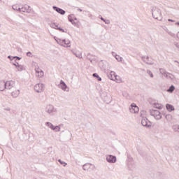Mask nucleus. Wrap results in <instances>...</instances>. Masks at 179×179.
Wrapping results in <instances>:
<instances>
[{
	"label": "nucleus",
	"instance_id": "7ed1b4c3",
	"mask_svg": "<svg viewBox=\"0 0 179 179\" xmlns=\"http://www.w3.org/2000/svg\"><path fill=\"white\" fill-rule=\"evenodd\" d=\"M55 40L57 41V43L59 44V45H62V47H71V41L69 40L61 39L55 37Z\"/></svg>",
	"mask_w": 179,
	"mask_h": 179
},
{
	"label": "nucleus",
	"instance_id": "9d476101",
	"mask_svg": "<svg viewBox=\"0 0 179 179\" xmlns=\"http://www.w3.org/2000/svg\"><path fill=\"white\" fill-rule=\"evenodd\" d=\"M129 111L131 114H136L139 113V108L135 103H132L129 107Z\"/></svg>",
	"mask_w": 179,
	"mask_h": 179
},
{
	"label": "nucleus",
	"instance_id": "864d4df0",
	"mask_svg": "<svg viewBox=\"0 0 179 179\" xmlns=\"http://www.w3.org/2000/svg\"><path fill=\"white\" fill-rule=\"evenodd\" d=\"M73 20H78V18L73 17Z\"/></svg>",
	"mask_w": 179,
	"mask_h": 179
},
{
	"label": "nucleus",
	"instance_id": "1a4fd4ad",
	"mask_svg": "<svg viewBox=\"0 0 179 179\" xmlns=\"http://www.w3.org/2000/svg\"><path fill=\"white\" fill-rule=\"evenodd\" d=\"M142 61H143V62H145V64H148V65H154L155 64V62L153 61V59H152V58L149 57V56H143L141 57Z\"/></svg>",
	"mask_w": 179,
	"mask_h": 179
},
{
	"label": "nucleus",
	"instance_id": "6e6552de",
	"mask_svg": "<svg viewBox=\"0 0 179 179\" xmlns=\"http://www.w3.org/2000/svg\"><path fill=\"white\" fill-rule=\"evenodd\" d=\"M106 162L108 163L114 164L117 162V157L111 155H106Z\"/></svg>",
	"mask_w": 179,
	"mask_h": 179
},
{
	"label": "nucleus",
	"instance_id": "f8f14e48",
	"mask_svg": "<svg viewBox=\"0 0 179 179\" xmlns=\"http://www.w3.org/2000/svg\"><path fill=\"white\" fill-rule=\"evenodd\" d=\"M141 124L143 127H145L146 128H150V127H152L150 122L147 119V117H144L141 120Z\"/></svg>",
	"mask_w": 179,
	"mask_h": 179
},
{
	"label": "nucleus",
	"instance_id": "a878e982",
	"mask_svg": "<svg viewBox=\"0 0 179 179\" xmlns=\"http://www.w3.org/2000/svg\"><path fill=\"white\" fill-rule=\"evenodd\" d=\"M18 72H22V71H24V66L22 64H20L18 66H17V69H16Z\"/></svg>",
	"mask_w": 179,
	"mask_h": 179
},
{
	"label": "nucleus",
	"instance_id": "2eb2a0df",
	"mask_svg": "<svg viewBox=\"0 0 179 179\" xmlns=\"http://www.w3.org/2000/svg\"><path fill=\"white\" fill-rule=\"evenodd\" d=\"M20 12H24L26 13H31V8L30 6H25L21 8H20Z\"/></svg>",
	"mask_w": 179,
	"mask_h": 179
},
{
	"label": "nucleus",
	"instance_id": "f704fd0d",
	"mask_svg": "<svg viewBox=\"0 0 179 179\" xmlns=\"http://www.w3.org/2000/svg\"><path fill=\"white\" fill-rule=\"evenodd\" d=\"M122 96L127 99H129V94H128V92H124L122 93Z\"/></svg>",
	"mask_w": 179,
	"mask_h": 179
},
{
	"label": "nucleus",
	"instance_id": "a18cd8bd",
	"mask_svg": "<svg viewBox=\"0 0 179 179\" xmlns=\"http://www.w3.org/2000/svg\"><path fill=\"white\" fill-rule=\"evenodd\" d=\"M112 55H113V57H115V55H117L116 52H112Z\"/></svg>",
	"mask_w": 179,
	"mask_h": 179
},
{
	"label": "nucleus",
	"instance_id": "e433bc0d",
	"mask_svg": "<svg viewBox=\"0 0 179 179\" xmlns=\"http://www.w3.org/2000/svg\"><path fill=\"white\" fill-rule=\"evenodd\" d=\"M13 9L14 10H19V12H20V8L17 7L16 5L13 6Z\"/></svg>",
	"mask_w": 179,
	"mask_h": 179
},
{
	"label": "nucleus",
	"instance_id": "c03bdc74",
	"mask_svg": "<svg viewBox=\"0 0 179 179\" xmlns=\"http://www.w3.org/2000/svg\"><path fill=\"white\" fill-rule=\"evenodd\" d=\"M104 22L106 23V24H110V21L108 20H105Z\"/></svg>",
	"mask_w": 179,
	"mask_h": 179
},
{
	"label": "nucleus",
	"instance_id": "37998d69",
	"mask_svg": "<svg viewBox=\"0 0 179 179\" xmlns=\"http://www.w3.org/2000/svg\"><path fill=\"white\" fill-rule=\"evenodd\" d=\"M13 65H14V66H15V68H17L20 64H19V63L15 62V63H13Z\"/></svg>",
	"mask_w": 179,
	"mask_h": 179
},
{
	"label": "nucleus",
	"instance_id": "58836bf2",
	"mask_svg": "<svg viewBox=\"0 0 179 179\" xmlns=\"http://www.w3.org/2000/svg\"><path fill=\"white\" fill-rule=\"evenodd\" d=\"M71 23L72 24H73V26H76V27H79V24H78V22H75L74 20H73Z\"/></svg>",
	"mask_w": 179,
	"mask_h": 179
},
{
	"label": "nucleus",
	"instance_id": "6e6d98bb",
	"mask_svg": "<svg viewBox=\"0 0 179 179\" xmlns=\"http://www.w3.org/2000/svg\"><path fill=\"white\" fill-rule=\"evenodd\" d=\"M90 62H92V61L91 60Z\"/></svg>",
	"mask_w": 179,
	"mask_h": 179
},
{
	"label": "nucleus",
	"instance_id": "20e7f679",
	"mask_svg": "<svg viewBox=\"0 0 179 179\" xmlns=\"http://www.w3.org/2000/svg\"><path fill=\"white\" fill-rule=\"evenodd\" d=\"M150 114L151 117H153L155 118V120H162V113H160V110H150Z\"/></svg>",
	"mask_w": 179,
	"mask_h": 179
},
{
	"label": "nucleus",
	"instance_id": "c85d7f7f",
	"mask_svg": "<svg viewBox=\"0 0 179 179\" xmlns=\"http://www.w3.org/2000/svg\"><path fill=\"white\" fill-rule=\"evenodd\" d=\"M140 116L141 117V118H146V112L145 110H141L140 112Z\"/></svg>",
	"mask_w": 179,
	"mask_h": 179
},
{
	"label": "nucleus",
	"instance_id": "473e14b6",
	"mask_svg": "<svg viewBox=\"0 0 179 179\" xmlns=\"http://www.w3.org/2000/svg\"><path fill=\"white\" fill-rule=\"evenodd\" d=\"M115 59H117V61L118 62H121V61H122V57H121L120 55H115Z\"/></svg>",
	"mask_w": 179,
	"mask_h": 179
},
{
	"label": "nucleus",
	"instance_id": "09e8293b",
	"mask_svg": "<svg viewBox=\"0 0 179 179\" xmlns=\"http://www.w3.org/2000/svg\"><path fill=\"white\" fill-rule=\"evenodd\" d=\"M168 22H176L175 20H171V19H169L168 20Z\"/></svg>",
	"mask_w": 179,
	"mask_h": 179
},
{
	"label": "nucleus",
	"instance_id": "6ab92c4d",
	"mask_svg": "<svg viewBox=\"0 0 179 179\" xmlns=\"http://www.w3.org/2000/svg\"><path fill=\"white\" fill-rule=\"evenodd\" d=\"M6 89V83L5 81H0V91L3 92V90Z\"/></svg>",
	"mask_w": 179,
	"mask_h": 179
},
{
	"label": "nucleus",
	"instance_id": "7c9ffc66",
	"mask_svg": "<svg viewBox=\"0 0 179 179\" xmlns=\"http://www.w3.org/2000/svg\"><path fill=\"white\" fill-rule=\"evenodd\" d=\"M53 131H55V132H61V127L59 126L54 127Z\"/></svg>",
	"mask_w": 179,
	"mask_h": 179
},
{
	"label": "nucleus",
	"instance_id": "ddd939ff",
	"mask_svg": "<svg viewBox=\"0 0 179 179\" xmlns=\"http://www.w3.org/2000/svg\"><path fill=\"white\" fill-rule=\"evenodd\" d=\"M35 71L36 76H37V78H43V76H44V71H43L40 67H36Z\"/></svg>",
	"mask_w": 179,
	"mask_h": 179
},
{
	"label": "nucleus",
	"instance_id": "a211bd4d",
	"mask_svg": "<svg viewBox=\"0 0 179 179\" xmlns=\"http://www.w3.org/2000/svg\"><path fill=\"white\" fill-rule=\"evenodd\" d=\"M164 30L166 33H168V34H169V36H171V37H176V34H174L173 31L169 29L167 27H165V28L164 29Z\"/></svg>",
	"mask_w": 179,
	"mask_h": 179
},
{
	"label": "nucleus",
	"instance_id": "8fccbe9b",
	"mask_svg": "<svg viewBox=\"0 0 179 179\" xmlns=\"http://www.w3.org/2000/svg\"><path fill=\"white\" fill-rule=\"evenodd\" d=\"M101 20H102L103 22H106V20L103 18V17H101Z\"/></svg>",
	"mask_w": 179,
	"mask_h": 179
},
{
	"label": "nucleus",
	"instance_id": "412c9836",
	"mask_svg": "<svg viewBox=\"0 0 179 179\" xmlns=\"http://www.w3.org/2000/svg\"><path fill=\"white\" fill-rule=\"evenodd\" d=\"M166 108L168 111H169V113H171V111H174L175 110L174 106L169 103L166 105Z\"/></svg>",
	"mask_w": 179,
	"mask_h": 179
},
{
	"label": "nucleus",
	"instance_id": "bb28decb",
	"mask_svg": "<svg viewBox=\"0 0 179 179\" xmlns=\"http://www.w3.org/2000/svg\"><path fill=\"white\" fill-rule=\"evenodd\" d=\"M172 129L174 131V132H179V125L175 124L172 127Z\"/></svg>",
	"mask_w": 179,
	"mask_h": 179
},
{
	"label": "nucleus",
	"instance_id": "49530a36",
	"mask_svg": "<svg viewBox=\"0 0 179 179\" xmlns=\"http://www.w3.org/2000/svg\"><path fill=\"white\" fill-rule=\"evenodd\" d=\"M15 58H16V59H18V60H20V59H21V58L19 57H17V56H15V57H13V59H15Z\"/></svg>",
	"mask_w": 179,
	"mask_h": 179
},
{
	"label": "nucleus",
	"instance_id": "393cba45",
	"mask_svg": "<svg viewBox=\"0 0 179 179\" xmlns=\"http://www.w3.org/2000/svg\"><path fill=\"white\" fill-rule=\"evenodd\" d=\"M46 127H48V128H50V129H52V131H53L54 129V124H52V123L50 122H47L45 123Z\"/></svg>",
	"mask_w": 179,
	"mask_h": 179
},
{
	"label": "nucleus",
	"instance_id": "f257e3e1",
	"mask_svg": "<svg viewBox=\"0 0 179 179\" xmlns=\"http://www.w3.org/2000/svg\"><path fill=\"white\" fill-rule=\"evenodd\" d=\"M152 15L154 19L157 20H163V15L162 14V10L157 7H153L152 9Z\"/></svg>",
	"mask_w": 179,
	"mask_h": 179
},
{
	"label": "nucleus",
	"instance_id": "5fc2aeb1",
	"mask_svg": "<svg viewBox=\"0 0 179 179\" xmlns=\"http://www.w3.org/2000/svg\"><path fill=\"white\" fill-rule=\"evenodd\" d=\"M90 16H92V14H90Z\"/></svg>",
	"mask_w": 179,
	"mask_h": 179
},
{
	"label": "nucleus",
	"instance_id": "b1692460",
	"mask_svg": "<svg viewBox=\"0 0 179 179\" xmlns=\"http://www.w3.org/2000/svg\"><path fill=\"white\" fill-rule=\"evenodd\" d=\"M152 107H154V108H158V110H162V104L159 103H153Z\"/></svg>",
	"mask_w": 179,
	"mask_h": 179
},
{
	"label": "nucleus",
	"instance_id": "c756f323",
	"mask_svg": "<svg viewBox=\"0 0 179 179\" xmlns=\"http://www.w3.org/2000/svg\"><path fill=\"white\" fill-rule=\"evenodd\" d=\"M50 27H52V29H56V30H58V29L59 28V27L55 23L50 24Z\"/></svg>",
	"mask_w": 179,
	"mask_h": 179
},
{
	"label": "nucleus",
	"instance_id": "c9c22d12",
	"mask_svg": "<svg viewBox=\"0 0 179 179\" xmlns=\"http://www.w3.org/2000/svg\"><path fill=\"white\" fill-rule=\"evenodd\" d=\"M147 73L150 76L151 78H154L153 73L150 70H147Z\"/></svg>",
	"mask_w": 179,
	"mask_h": 179
},
{
	"label": "nucleus",
	"instance_id": "dca6fc26",
	"mask_svg": "<svg viewBox=\"0 0 179 179\" xmlns=\"http://www.w3.org/2000/svg\"><path fill=\"white\" fill-rule=\"evenodd\" d=\"M53 9L60 15H65V10H64L62 8H58L57 6H53Z\"/></svg>",
	"mask_w": 179,
	"mask_h": 179
},
{
	"label": "nucleus",
	"instance_id": "4be33fe9",
	"mask_svg": "<svg viewBox=\"0 0 179 179\" xmlns=\"http://www.w3.org/2000/svg\"><path fill=\"white\" fill-rule=\"evenodd\" d=\"M115 72L110 71V73L108 74V78L110 79V80H114V79L115 78Z\"/></svg>",
	"mask_w": 179,
	"mask_h": 179
},
{
	"label": "nucleus",
	"instance_id": "39448f33",
	"mask_svg": "<svg viewBox=\"0 0 179 179\" xmlns=\"http://www.w3.org/2000/svg\"><path fill=\"white\" fill-rule=\"evenodd\" d=\"M45 111L49 115H53L54 113H57V109L54 107V106L48 104L45 108Z\"/></svg>",
	"mask_w": 179,
	"mask_h": 179
},
{
	"label": "nucleus",
	"instance_id": "0eeeda50",
	"mask_svg": "<svg viewBox=\"0 0 179 179\" xmlns=\"http://www.w3.org/2000/svg\"><path fill=\"white\" fill-rule=\"evenodd\" d=\"M34 90L36 93H43L44 92V84L43 83H38L36 84L34 86Z\"/></svg>",
	"mask_w": 179,
	"mask_h": 179
},
{
	"label": "nucleus",
	"instance_id": "4c0bfd02",
	"mask_svg": "<svg viewBox=\"0 0 179 179\" xmlns=\"http://www.w3.org/2000/svg\"><path fill=\"white\" fill-rule=\"evenodd\" d=\"M69 22H71V23L74 20L73 15H69L68 17Z\"/></svg>",
	"mask_w": 179,
	"mask_h": 179
},
{
	"label": "nucleus",
	"instance_id": "de8ad7c7",
	"mask_svg": "<svg viewBox=\"0 0 179 179\" xmlns=\"http://www.w3.org/2000/svg\"><path fill=\"white\" fill-rule=\"evenodd\" d=\"M8 58L9 59H10V61H13V57H10V56H8Z\"/></svg>",
	"mask_w": 179,
	"mask_h": 179
},
{
	"label": "nucleus",
	"instance_id": "72a5a7b5",
	"mask_svg": "<svg viewBox=\"0 0 179 179\" xmlns=\"http://www.w3.org/2000/svg\"><path fill=\"white\" fill-rule=\"evenodd\" d=\"M92 76H94V78H96V79H98V80L101 81V78H100L99 74H97L96 73H94L92 75Z\"/></svg>",
	"mask_w": 179,
	"mask_h": 179
},
{
	"label": "nucleus",
	"instance_id": "423d86ee",
	"mask_svg": "<svg viewBox=\"0 0 179 179\" xmlns=\"http://www.w3.org/2000/svg\"><path fill=\"white\" fill-rule=\"evenodd\" d=\"M94 169H96V166H94V164H92L90 163L85 164L83 166V170H84V171H93Z\"/></svg>",
	"mask_w": 179,
	"mask_h": 179
},
{
	"label": "nucleus",
	"instance_id": "603ef678",
	"mask_svg": "<svg viewBox=\"0 0 179 179\" xmlns=\"http://www.w3.org/2000/svg\"><path fill=\"white\" fill-rule=\"evenodd\" d=\"M78 10H79V12H82V8H78Z\"/></svg>",
	"mask_w": 179,
	"mask_h": 179
},
{
	"label": "nucleus",
	"instance_id": "f03ea898",
	"mask_svg": "<svg viewBox=\"0 0 179 179\" xmlns=\"http://www.w3.org/2000/svg\"><path fill=\"white\" fill-rule=\"evenodd\" d=\"M159 73L166 78V79H169V80H176V76L167 72V71H166L164 69H159Z\"/></svg>",
	"mask_w": 179,
	"mask_h": 179
},
{
	"label": "nucleus",
	"instance_id": "79ce46f5",
	"mask_svg": "<svg viewBox=\"0 0 179 179\" xmlns=\"http://www.w3.org/2000/svg\"><path fill=\"white\" fill-rule=\"evenodd\" d=\"M174 45L179 50V43L178 42H174Z\"/></svg>",
	"mask_w": 179,
	"mask_h": 179
},
{
	"label": "nucleus",
	"instance_id": "a19ab883",
	"mask_svg": "<svg viewBox=\"0 0 179 179\" xmlns=\"http://www.w3.org/2000/svg\"><path fill=\"white\" fill-rule=\"evenodd\" d=\"M27 57H33V53H31V52H27Z\"/></svg>",
	"mask_w": 179,
	"mask_h": 179
},
{
	"label": "nucleus",
	"instance_id": "cd10ccee",
	"mask_svg": "<svg viewBox=\"0 0 179 179\" xmlns=\"http://www.w3.org/2000/svg\"><path fill=\"white\" fill-rule=\"evenodd\" d=\"M174 90H176V87H174V85H171L169 89L167 90V92L169 93H173V92H174Z\"/></svg>",
	"mask_w": 179,
	"mask_h": 179
},
{
	"label": "nucleus",
	"instance_id": "2f4dec72",
	"mask_svg": "<svg viewBox=\"0 0 179 179\" xmlns=\"http://www.w3.org/2000/svg\"><path fill=\"white\" fill-rule=\"evenodd\" d=\"M58 162H59V163H60V164H62V166H64V167H66V166L68 164L66 162H65L61 159H59Z\"/></svg>",
	"mask_w": 179,
	"mask_h": 179
},
{
	"label": "nucleus",
	"instance_id": "4468645a",
	"mask_svg": "<svg viewBox=\"0 0 179 179\" xmlns=\"http://www.w3.org/2000/svg\"><path fill=\"white\" fill-rule=\"evenodd\" d=\"M13 87H15V81L9 80L6 82V89L10 90V89H13Z\"/></svg>",
	"mask_w": 179,
	"mask_h": 179
},
{
	"label": "nucleus",
	"instance_id": "ea45409f",
	"mask_svg": "<svg viewBox=\"0 0 179 179\" xmlns=\"http://www.w3.org/2000/svg\"><path fill=\"white\" fill-rule=\"evenodd\" d=\"M57 30H59V31H62V33H66V31H65V29L61 28V27H59V28H57Z\"/></svg>",
	"mask_w": 179,
	"mask_h": 179
},
{
	"label": "nucleus",
	"instance_id": "aec40b11",
	"mask_svg": "<svg viewBox=\"0 0 179 179\" xmlns=\"http://www.w3.org/2000/svg\"><path fill=\"white\" fill-rule=\"evenodd\" d=\"M115 82H116V83H122V78L120 76H117V74H115V79L113 80Z\"/></svg>",
	"mask_w": 179,
	"mask_h": 179
},
{
	"label": "nucleus",
	"instance_id": "9b49d317",
	"mask_svg": "<svg viewBox=\"0 0 179 179\" xmlns=\"http://www.w3.org/2000/svg\"><path fill=\"white\" fill-rule=\"evenodd\" d=\"M59 87L62 89V90H63L64 92H69V87H68V85H66L65 82H64V80H62L60 81V83L59 84Z\"/></svg>",
	"mask_w": 179,
	"mask_h": 179
},
{
	"label": "nucleus",
	"instance_id": "4d7b16f0",
	"mask_svg": "<svg viewBox=\"0 0 179 179\" xmlns=\"http://www.w3.org/2000/svg\"><path fill=\"white\" fill-rule=\"evenodd\" d=\"M0 27H1V24H0Z\"/></svg>",
	"mask_w": 179,
	"mask_h": 179
},
{
	"label": "nucleus",
	"instance_id": "5701e85b",
	"mask_svg": "<svg viewBox=\"0 0 179 179\" xmlns=\"http://www.w3.org/2000/svg\"><path fill=\"white\" fill-rule=\"evenodd\" d=\"M20 94V92L19 91V90H15V91H13L11 94L12 96L16 99V97H18L19 94Z\"/></svg>",
	"mask_w": 179,
	"mask_h": 179
},
{
	"label": "nucleus",
	"instance_id": "3c124183",
	"mask_svg": "<svg viewBox=\"0 0 179 179\" xmlns=\"http://www.w3.org/2000/svg\"><path fill=\"white\" fill-rule=\"evenodd\" d=\"M5 110H6V111H10V108H5Z\"/></svg>",
	"mask_w": 179,
	"mask_h": 179
},
{
	"label": "nucleus",
	"instance_id": "f3484780",
	"mask_svg": "<svg viewBox=\"0 0 179 179\" xmlns=\"http://www.w3.org/2000/svg\"><path fill=\"white\" fill-rule=\"evenodd\" d=\"M73 55H75L77 58H79L80 59H82V52L79 50L72 51Z\"/></svg>",
	"mask_w": 179,
	"mask_h": 179
}]
</instances>
